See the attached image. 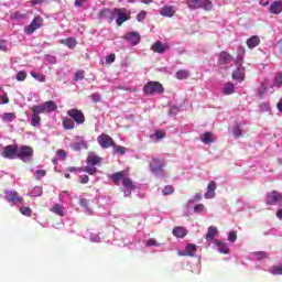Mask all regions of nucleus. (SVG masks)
I'll return each instance as SVG.
<instances>
[{"label":"nucleus","instance_id":"obj_12","mask_svg":"<svg viewBox=\"0 0 282 282\" xmlns=\"http://www.w3.org/2000/svg\"><path fill=\"white\" fill-rule=\"evenodd\" d=\"M164 163L162 160L152 159L150 161V171L152 174H162L163 173Z\"/></svg>","mask_w":282,"mask_h":282},{"label":"nucleus","instance_id":"obj_8","mask_svg":"<svg viewBox=\"0 0 282 282\" xmlns=\"http://www.w3.org/2000/svg\"><path fill=\"white\" fill-rule=\"evenodd\" d=\"M97 143L102 149H109L116 145V142L112 137L107 133H101L97 137Z\"/></svg>","mask_w":282,"mask_h":282},{"label":"nucleus","instance_id":"obj_45","mask_svg":"<svg viewBox=\"0 0 282 282\" xmlns=\"http://www.w3.org/2000/svg\"><path fill=\"white\" fill-rule=\"evenodd\" d=\"M232 133H234V135H236V138H241L242 130H241L240 126H234Z\"/></svg>","mask_w":282,"mask_h":282},{"label":"nucleus","instance_id":"obj_59","mask_svg":"<svg viewBox=\"0 0 282 282\" xmlns=\"http://www.w3.org/2000/svg\"><path fill=\"white\" fill-rule=\"evenodd\" d=\"M187 250H188L189 252H196L197 246H196V245H193V243H189V245H187Z\"/></svg>","mask_w":282,"mask_h":282},{"label":"nucleus","instance_id":"obj_3","mask_svg":"<svg viewBox=\"0 0 282 282\" xmlns=\"http://www.w3.org/2000/svg\"><path fill=\"white\" fill-rule=\"evenodd\" d=\"M57 109L58 107L56 102H54L53 100H48L41 105L33 106L32 111L37 113H52L54 111H57Z\"/></svg>","mask_w":282,"mask_h":282},{"label":"nucleus","instance_id":"obj_25","mask_svg":"<svg viewBox=\"0 0 282 282\" xmlns=\"http://www.w3.org/2000/svg\"><path fill=\"white\" fill-rule=\"evenodd\" d=\"M59 43L66 45L70 50L77 46V41L75 37H67L65 40L59 41Z\"/></svg>","mask_w":282,"mask_h":282},{"label":"nucleus","instance_id":"obj_26","mask_svg":"<svg viewBox=\"0 0 282 282\" xmlns=\"http://www.w3.org/2000/svg\"><path fill=\"white\" fill-rule=\"evenodd\" d=\"M216 234H217L216 227H208L207 234L205 235V240L215 241Z\"/></svg>","mask_w":282,"mask_h":282},{"label":"nucleus","instance_id":"obj_58","mask_svg":"<svg viewBox=\"0 0 282 282\" xmlns=\"http://www.w3.org/2000/svg\"><path fill=\"white\" fill-rule=\"evenodd\" d=\"M203 210H204V205L203 204L195 205V207H194L195 213H202Z\"/></svg>","mask_w":282,"mask_h":282},{"label":"nucleus","instance_id":"obj_33","mask_svg":"<svg viewBox=\"0 0 282 282\" xmlns=\"http://www.w3.org/2000/svg\"><path fill=\"white\" fill-rule=\"evenodd\" d=\"M15 118H18V116L14 112H6L1 117L2 122H13Z\"/></svg>","mask_w":282,"mask_h":282},{"label":"nucleus","instance_id":"obj_46","mask_svg":"<svg viewBox=\"0 0 282 282\" xmlns=\"http://www.w3.org/2000/svg\"><path fill=\"white\" fill-rule=\"evenodd\" d=\"M282 85V73L275 75L274 87L280 88Z\"/></svg>","mask_w":282,"mask_h":282},{"label":"nucleus","instance_id":"obj_20","mask_svg":"<svg viewBox=\"0 0 282 282\" xmlns=\"http://www.w3.org/2000/svg\"><path fill=\"white\" fill-rule=\"evenodd\" d=\"M101 162V158L97 156L95 152H89L88 156H87V163L91 166H96L98 164H100Z\"/></svg>","mask_w":282,"mask_h":282},{"label":"nucleus","instance_id":"obj_50","mask_svg":"<svg viewBox=\"0 0 282 282\" xmlns=\"http://www.w3.org/2000/svg\"><path fill=\"white\" fill-rule=\"evenodd\" d=\"M57 156L62 160H66V156H67V152L64 151L63 149H58L57 150Z\"/></svg>","mask_w":282,"mask_h":282},{"label":"nucleus","instance_id":"obj_53","mask_svg":"<svg viewBox=\"0 0 282 282\" xmlns=\"http://www.w3.org/2000/svg\"><path fill=\"white\" fill-rule=\"evenodd\" d=\"M115 61H116V55L115 54L107 55V57H106V63L107 64H112V63H115Z\"/></svg>","mask_w":282,"mask_h":282},{"label":"nucleus","instance_id":"obj_37","mask_svg":"<svg viewBox=\"0 0 282 282\" xmlns=\"http://www.w3.org/2000/svg\"><path fill=\"white\" fill-rule=\"evenodd\" d=\"M51 212H53L55 215H58L61 217L64 216V208L62 205H58V204L54 205L53 208H51Z\"/></svg>","mask_w":282,"mask_h":282},{"label":"nucleus","instance_id":"obj_55","mask_svg":"<svg viewBox=\"0 0 282 282\" xmlns=\"http://www.w3.org/2000/svg\"><path fill=\"white\" fill-rule=\"evenodd\" d=\"M0 51L7 53L8 52V45L4 40L0 41Z\"/></svg>","mask_w":282,"mask_h":282},{"label":"nucleus","instance_id":"obj_51","mask_svg":"<svg viewBox=\"0 0 282 282\" xmlns=\"http://www.w3.org/2000/svg\"><path fill=\"white\" fill-rule=\"evenodd\" d=\"M237 240V232L236 231H230L228 235V241L229 242H235Z\"/></svg>","mask_w":282,"mask_h":282},{"label":"nucleus","instance_id":"obj_61","mask_svg":"<svg viewBox=\"0 0 282 282\" xmlns=\"http://www.w3.org/2000/svg\"><path fill=\"white\" fill-rule=\"evenodd\" d=\"M13 18L17 19V20H23V19H25V14L17 12V13L13 14Z\"/></svg>","mask_w":282,"mask_h":282},{"label":"nucleus","instance_id":"obj_48","mask_svg":"<svg viewBox=\"0 0 282 282\" xmlns=\"http://www.w3.org/2000/svg\"><path fill=\"white\" fill-rule=\"evenodd\" d=\"M79 207H83L84 209H89V200L86 198L79 199Z\"/></svg>","mask_w":282,"mask_h":282},{"label":"nucleus","instance_id":"obj_41","mask_svg":"<svg viewBox=\"0 0 282 282\" xmlns=\"http://www.w3.org/2000/svg\"><path fill=\"white\" fill-rule=\"evenodd\" d=\"M270 274L272 275H282V267H272L270 268Z\"/></svg>","mask_w":282,"mask_h":282},{"label":"nucleus","instance_id":"obj_23","mask_svg":"<svg viewBox=\"0 0 282 282\" xmlns=\"http://www.w3.org/2000/svg\"><path fill=\"white\" fill-rule=\"evenodd\" d=\"M173 236L183 239L187 236V229L184 227H174Z\"/></svg>","mask_w":282,"mask_h":282},{"label":"nucleus","instance_id":"obj_35","mask_svg":"<svg viewBox=\"0 0 282 282\" xmlns=\"http://www.w3.org/2000/svg\"><path fill=\"white\" fill-rule=\"evenodd\" d=\"M31 77L36 79L39 83H45L46 82V76L36 72H31L30 73Z\"/></svg>","mask_w":282,"mask_h":282},{"label":"nucleus","instance_id":"obj_22","mask_svg":"<svg viewBox=\"0 0 282 282\" xmlns=\"http://www.w3.org/2000/svg\"><path fill=\"white\" fill-rule=\"evenodd\" d=\"M269 10H270L271 14H281V12H282V2L281 1L272 2Z\"/></svg>","mask_w":282,"mask_h":282},{"label":"nucleus","instance_id":"obj_52","mask_svg":"<svg viewBox=\"0 0 282 282\" xmlns=\"http://www.w3.org/2000/svg\"><path fill=\"white\" fill-rule=\"evenodd\" d=\"M46 2L47 0H30L31 6H42Z\"/></svg>","mask_w":282,"mask_h":282},{"label":"nucleus","instance_id":"obj_64","mask_svg":"<svg viewBox=\"0 0 282 282\" xmlns=\"http://www.w3.org/2000/svg\"><path fill=\"white\" fill-rule=\"evenodd\" d=\"M275 216L278 219H282V209L278 210Z\"/></svg>","mask_w":282,"mask_h":282},{"label":"nucleus","instance_id":"obj_4","mask_svg":"<svg viewBox=\"0 0 282 282\" xmlns=\"http://www.w3.org/2000/svg\"><path fill=\"white\" fill-rule=\"evenodd\" d=\"M189 10L203 9L205 11L213 10V2L210 0H187Z\"/></svg>","mask_w":282,"mask_h":282},{"label":"nucleus","instance_id":"obj_54","mask_svg":"<svg viewBox=\"0 0 282 282\" xmlns=\"http://www.w3.org/2000/svg\"><path fill=\"white\" fill-rule=\"evenodd\" d=\"M158 246H159V243H158V241H155L154 238H150V240H148V242H147V247H158Z\"/></svg>","mask_w":282,"mask_h":282},{"label":"nucleus","instance_id":"obj_18","mask_svg":"<svg viewBox=\"0 0 282 282\" xmlns=\"http://www.w3.org/2000/svg\"><path fill=\"white\" fill-rule=\"evenodd\" d=\"M169 44H163L161 41H156L154 44L151 46V51L156 53V54H163L165 51L169 50Z\"/></svg>","mask_w":282,"mask_h":282},{"label":"nucleus","instance_id":"obj_39","mask_svg":"<svg viewBox=\"0 0 282 282\" xmlns=\"http://www.w3.org/2000/svg\"><path fill=\"white\" fill-rule=\"evenodd\" d=\"M20 213H21V215H24L26 217H32V208H30L28 206H22L20 208Z\"/></svg>","mask_w":282,"mask_h":282},{"label":"nucleus","instance_id":"obj_44","mask_svg":"<svg viewBox=\"0 0 282 282\" xmlns=\"http://www.w3.org/2000/svg\"><path fill=\"white\" fill-rule=\"evenodd\" d=\"M83 79H85V70H77V73L74 75V80L78 82Z\"/></svg>","mask_w":282,"mask_h":282},{"label":"nucleus","instance_id":"obj_34","mask_svg":"<svg viewBox=\"0 0 282 282\" xmlns=\"http://www.w3.org/2000/svg\"><path fill=\"white\" fill-rule=\"evenodd\" d=\"M165 137V132L163 130H155L154 133L150 134L151 140L160 141Z\"/></svg>","mask_w":282,"mask_h":282},{"label":"nucleus","instance_id":"obj_56","mask_svg":"<svg viewBox=\"0 0 282 282\" xmlns=\"http://www.w3.org/2000/svg\"><path fill=\"white\" fill-rule=\"evenodd\" d=\"M91 99L94 102H100L101 97L98 93L91 95Z\"/></svg>","mask_w":282,"mask_h":282},{"label":"nucleus","instance_id":"obj_28","mask_svg":"<svg viewBox=\"0 0 282 282\" xmlns=\"http://www.w3.org/2000/svg\"><path fill=\"white\" fill-rule=\"evenodd\" d=\"M232 79H234V80L243 82V80H245V70L241 69V68H238V69L234 70V73H232Z\"/></svg>","mask_w":282,"mask_h":282},{"label":"nucleus","instance_id":"obj_49","mask_svg":"<svg viewBox=\"0 0 282 282\" xmlns=\"http://www.w3.org/2000/svg\"><path fill=\"white\" fill-rule=\"evenodd\" d=\"M79 183L83 185H86L87 183H89V176L84 174L79 176Z\"/></svg>","mask_w":282,"mask_h":282},{"label":"nucleus","instance_id":"obj_2","mask_svg":"<svg viewBox=\"0 0 282 282\" xmlns=\"http://www.w3.org/2000/svg\"><path fill=\"white\" fill-rule=\"evenodd\" d=\"M34 155V150L30 145H21L20 148L18 147L17 150V159H20L22 162L28 163L32 162Z\"/></svg>","mask_w":282,"mask_h":282},{"label":"nucleus","instance_id":"obj_38","mask_svg":"<svg viewBox=\"0 0 282 282\" xmlns=\"http://www.w3.org/2000/svg\"><path fill=\"white\" fill-rule=\"evenodd\" d=\"M122 186L124 188H128V189H134L135 188V186L133 185V181L131 178H129V177L123 178Z\"/></svg>","mask_w":282,"mask_h":282},{"label":"nucleus","instance_id":"obj_42","mask_svg":"<svg viewBox=\"0 0 282 282\" xmlns=\"http://www.w3.org/2000/svg\"><path fill=\"white\" fill-rule=\"evenodd\" d=\"M46 174H47L46 170H37V171H35V180L40 181L43 177H45Z\"/></svg>","mask_w":282,"mask_h":282},{"label":"nucleus","instance_id":"obj_11","mask_svg":"<svg viewBox=\"0 0 282 282\" xmlns=\"http://www.w3.org/2000/svg\"><path fill=\"white\" fill-rule=\"evenodd\" d=\"M126 11V9H119V8H113V14H117V19H116V23L118 26L123 25V23L126 21L130 20V15H127L126 13H123Z\"/></svg>","mask_w":282,"mask_h":282},{"label":"nucleus","instance_id":"obj_7","mask_svg":"<svg viewBox=\"0 0 282 282\" xmlns=\"http://www.w3.org/2000/svg\"><path fill=\"white\" fill-rule=\"evenodd\" d=\"M267 200L265 204L268 206H275L279 205L282 207V194H280L278 191H272L265 195Z\"/></svg>","mask_w":282,"mask_h":282},{"label":"nucleus","instance_id":"obj_1","mask_svg":"<svg viewBox=\"0 0 282 282\" xmlns=\"http://www.w3.org/2000/svg\"><path fill=\"white\" fill-rule=\"evenodd\" d=\"M85 122V113L77 108H72L67 111V117L63 118L62 126L64 130L72 131L76 128V124L83 126Z\"/></svg>","mask_w":282,"mask_h":282},{"label":"nucleus","instance_id":"obj_5","mask_svg":"<svg viewBox=\"0 0 282 282\" xmlns=\"http://www.w3.org/2000/svg\"><path fill=\"white\" fill-rule=\"evenodd\" d=\"M145 95L153 96V95H162L164 91V87L159 82H148L143 88Z\"/></svg>","mask_w":282,"mask_h":282},{"label":"nucleus","instance_id":"obj_31","mask_svg":"<svg viewBox=\"0 0 282 282\" xmlns=\"http://www.w3.org/2000/svg\"><path fill=\"white\" fill-rule=\"evenodd\" d=\"M219 59L224 64H230L232 62V56L228 52H221V53H219Z\"/></svg>","mask_w":282,"mask_h":282},{"label":"nucleus","instance_id":"obj_62","mask_svg":"<svg viewBox=\"0 0 282 282\" xmlns=\"http://www.w3.org/2000/svg\"><path fill=\"white\" fill-rule=\"evenodd\" d=\"M276 109H278V111H280L282 113V97H281L280 101H278V104H276Z\"/></svg>","mask_w":282,"mask_h":282},{"label":"nucleus","instance_id":"obj_29","mask_svg":"<svg viewBox=\"0 0 282 282\" xmlns=\"http://www.w3.org/2000/svg\"><path fill=\"white\" fill-rule=\"evenodd\" d=\"M215 245L218 246L219 253L228 254L230 252V249H228L227 243L215 240Z\"/></svg>","mask_w":282,"mask_h":282},{"label":"nucleus","instance_id":"obj_17","mask_svg":"<svg viewBox=\"0 0 282 282\" xmlns=\"http://www.w3.org/2000/svg\"><path fill=\"white\" fill-rule=\"evenodd\" d=\"M176 10L174 6H164L160 10V15L163 18H173Z\"/></svg>","mask_w":282,"mask_h":282},{"label":"nucleus","instance_id":"obj_43","mask_svg":"<svg viewBox=\"0 0 282 282\" xmlns=\"http://www.w3.org/2000/svg\"><path fill=\"white\" fill-rule=\"evenodd\" d=\"M174 193V188L172 185H165L164 189H163V195L164 196H170L173 195Z\"/></svg>","mask_w":282,"mask_h":282},{"label":"nucleus","instance_id":"obj_63","mask_svg":"<svg viewBox=\"0 0 282 282\" xmlns=\"http://www.w3.org/2000/svg\"><path fill=\"white\" fill-rule=\"evenodd\" d=\"M278 50H280V53L282 54V39L278 41Z\"/></svg>","mask_w":282,"mask_h":282},{"label":"nucleus","instance_id":"obj_47","mask_svg":"<svg viewBox=\"0 0 282 282\" xmlns=\"http://www.w3.org/2000/svg\"><path fill=\"white\" fill-rule=\"evenodd\" d=\"M147 17H148V11H140V13L137 14V21L143 22Z\"/></svg>","mask_w":282,"mask_h":282},{"label":"nucleus","instance_id":"obj_32","mask_svg":"<svg viewBox=\"0 0 282 282\" xmlns=\"http://www.w3.org/2000/svg\"><path fill=\"white\" fill-rule=\"evenodd\" d=\"M191 77V73L188 70H178L175 73V78L178 80H186Z\"/></svg>","mask_w":282,"mask_h":282},{"label":"nucleus","instance_id":"obj_6","mask_svg":"<svg viewBox=\"0 0 282 282\" xmlns=\"http://www.w3.org/2000/svg\"><path fill=\"white\" fill-rule=\"evenodd\" d=\"M42 26H43V18L40 15H35L31 24L24 28V33L26 35H31L34 32H36L39 29H42Z\"/></svg>","mask_w":282,"mask_h":282},{"label":"nucleus","instance_id":"obj_16","mask_svg":"<svg viewBox=\"0 0 282 282\" xmlns=\"http://www.w3.org/2000/svg\"><path fill=\"white\" fill-rule=\"evenodd\" d=\"M97 18L99 20L108 19V21L113 22L115 21V13L111 12L110 9L104 8L101 11L98 12Z\"/></svg>","mask_w":282,"mask_h":282},{"label":"nucleus","instance_id":"obj_36","mask_svg":"<svg viewBox=\"0 0 282 282\" xmlns=\"http://www.w3.org/2000/svg\"><path fill=\"white\" fill-rule=\"evenodd\" d=\"M126 152H127V149L123 145H113L112 147L113 154L124 155Z\"/></svg>","mask_w":282,"mask_h":282},{"label":"nucleus","instance_id":"obj_14","mask_svg":"<svg viewBox=\"0 0 282 282\" xmlns=\"http://www.w3.org/2000/svg\"><path fill=\"white\" fill-rule=\"evenodd\" d=\"M124 40H127L128 43H131L132 46H135L140 43V34L138 32H130L127 33L126 36H123Z\"/></svg>","mask_w":282,"mask_h":282},{"label":"nucleus","instance_id":"obj_13","mask_svg":"<svg viewBox=\"0 0 282 282\" xmlns=\"http://www.w3.org/2000/svg\"><path fill=\"white\" fill-rule=\"evenodd\" d=\"M128 175L129 173L127 171H119L117 173L111 174L110 181L116 185H120V182H123L124 180H127Z\"/></svg>","mask_w":282,"mask_h":282},{"label":"nucleus","instance_id":"obj_9","mask_svg":"<svg viewBox=\"0 0 282 282\" xmlns=\"http://www.w3.org/2000/svg\"><path fill=\"white\" fill-rule=\"evenodd\" d=\"M18 147L19 145H15V144L6 145L4 148H2L1 158L2 159H10V160L17 159Z\"/></svg>","mask_w":282,"mask_h":282},{"label":"nucleus","instance_id":"obj_19","mask_svg":"<svg viewBox=\"0 0 282 282\" xmlns=\"http://www.w3.org/2000/svg\"><path fill=\"white\" fill-rule=\"evenodd\" d=\"M199 141L205 144H213L216 142L215 134L212 132L200 133Z\"/></svg>","mask_w":282,"mask_h":282},{"label":"nucleus","instance_id":"obj_40","mask_svg":"<svg viewBox=\"0 0 282 282\" xmlns=\"http://www.w3.org/2000/svg\"><path fill=\"white\" fill-rule=\"evenodd\" d=\"M28 78V73L25 70H20L17 73L15 79L19 82H24Z\"/></svg>","mask_w":282,"mask_h":282},{"label":"nucleus","instance_id":"obj_21","mask_svg":"<svg viewBox=\"0 0 282 282\" xmlns=\"http://www.w3.org/2000/svg\"><path fill=\"white\" fill-rule=\"evenodd\" d=\"M235 91H236L235 84H232L230 82L225 83L224 88H223L224 96H230V95L235 94Z\"/></svg>","mask_w":282,"mask_h":282},{"label":"nucleus","instance_id":"obj_30","mask_svg":"<svg viewBox=\"0 0 282 282\" xmlns=\"http://www.w3.org/2000/svg\"><path fill=\"white\" fill-rule=\"evenodd\" d=\"M40 112L33 111V117H31V126L37 128L40 122H42V118H40Z\"/></svg>","mask_w":282,"mask_h":282},{"label":"nucleus","instance_id":"obj_24","mask_svg":"<svg viewBox=\"0 0 282 282\" xmlns=\"http://www.w3.org/2000/svg\"><path fill=\"white\" fill-rule=\"evenodd\" d=\"M260 44V37L259 36H252L247 40V46L249 50H252Z\"/></svg>","mask_w":282,"mask_h":282},{"label":"nucleus","instance_id":"obj_10","mask_svg":"<svg viewBox=\"0 0 282 282\" xmlns=\"http://www.w3.org/2000/svg\"><path fill=\"white\" fill-rule=\"evenodd\" d=\"M4 199L7 200V203L11 204L12 206L22 205L24 203L23 197H20L18 192L15 191L7 192Z\"/></svg>","mask_w":282,"mask_h":282},{"label":"nucleus","instance_id":"obj_60","mask_svg":"<svg viewBox=\"0 0 282 282\" xmlns=\"http://www.w3.org/2000/svg\"><path fill=\"white\" fill-rule=\"evenodd\" d=\"M10 101L8 94H4V96L1 97V104L2 105H8Z\"/></svg>","mask_w":282,"mask_h":282},{"label":"nucleus","instance_id":"obj_57","mask_svg":"<svg viewBox=\"0 0 282 282\" xmlns=\"http://www.w3.org/2000/svg\"><path fill=\"white\" fill-rule=\"evenodd\" d=\"M87 0H75L74 6L77 8H82L83 4H85Z\"/></svg>","mask_w":282,"mask_h":282},{"label":"nucleus","instance_id":"obj_15","mask_svg":"<svg viewBox=\"0 0 282 282\" xmlns=\"http://www.w3.org/2000/svg\"><path fill=\"white\" fill-rule=\"evenodd\" d=\"M216 182L212 181L207 185V193L204 194L205 199H213L216 197Z\"/></svg>","mask_w":282,"mask_h":282},{"label":"nucleus","instance_id":"obj_27","mask_svg":"<svg viewBox=\"0 0 282 282\" xmlns=\"http://www.w3.org/2000/svg\"><path fill=\"white\" fill-rule=\"evenodd\" d=\"M78 173H87L89 175H96L97 174V167L93 166H85V167H78Z\"/></svg>","mask_w":282,"mask_h":282}]
</instances>
